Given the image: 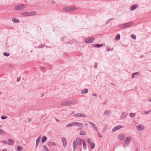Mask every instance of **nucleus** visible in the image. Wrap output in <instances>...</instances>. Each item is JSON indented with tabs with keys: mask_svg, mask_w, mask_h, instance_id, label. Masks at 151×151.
<instances>
[{
	"mask_svg": "<svg viewBox=\"0 0 151 151\" xmlns=\"http://www.w3.org/2000/svg\"><path fill=\"white\" fill-rule=\"evenodd\" d=\"M134 24V22L133 21H130L123 24H120L119 26V28H123L128 27H130L132 24Z\"/></svg>",
	"mask_w": 151,
	"mask_h": 151,
	"instance_id": "f257e3e1",
	"label": "nucleus"
},
{
	"mask_svg": "<svg viewBox=\"0 0 151 151\" xmlns=\"http://www.w3.org/2000/svg\"><path fill=\"white\" fill-rule=\"evenodd\" d=\"M27 5L26 4H19L18 5L16 6L14 8L15 10H19L22 9L27 7Z\"/></svg>",
	"mask_w": 151,
	"mask_h": 151,
	"instance_id": "f03ea898",
	"label": "nucleus"
},
{
	"mask_svg": "<svg viewBox=\"0 0 151 151\" xmlns=\"http://www.w3.org/2000/svg\"><path fill=\"white\" fill-rule=\"evenodd\" d=\"M131 137L130 136L127 137L124 142V147H127L129 145Z\"/></svg>",
	"mask_w": 151,
	"mask_h": 151,
	"instance_id": "7ed1b4c3",
	"label": "nucleus"
},
{
	"mask_svg": "<svg viewBox=\"0 0 151 151\" xmlns=\"http://www.w3.org/2000/svg\"><path fill=\"white\" fill-rule=\"evenodd\" d=\"M74 104V102L73 101H71L70 100L64 101L62 102L61 105L62 106H68L70 104Z\"/></svg>",
	"mask_w": 151,
	"mask_h": 151,
	"instance_id": "20e7f679",
	"label": "nucleus"
},
{
	"mask_svg": "<svg viewBox=\"0 0 151 151\" xmlns=\"http://www.w3.org/2000/svg\"><path fill=\"white\" fill-rule=\"evenodd\" d=\"M94 40V39L93 37H89L86 39L85 42L87 43H90L93 42Z\"/></svg>",
	"mask_w": 151,
	"mask_h": 151,
	"instance_id": "39448f33",
	"label": "nucleus"
},
{
	"mask_svg": "<svg viewBox=\"0 0 151 151\" xmlns=\"http://www.w3.org/2000/svg\"><path fill=\"white\" fill-rule=\"evenodd\" d=\"M27 16H33L36 14L37 12H26V13Z\"/></svg>",
	"mask_w": 151,
	"mask_h": 151,
	"instance_id": "423d86ee",
	"label": "nucleus"
},
{
	"mask_svg": "<svg viewBox=\"0 0 151 151\" xmlns=\"http://www.w3.org/2000/svg\"><path fill=\"white\" fill-rule=\"evenodd\" d=\"M74 116L78 117H86V115L85 114L81 113L76 114L74 115Z\"/></svg>",
	"mask_w": 151,
	"mask_h": 151,
	"instance_id": "0eeeda50",
	"label": "nucleus"
},
{
	"mask_svg": "<svg viewBox=\"0 0 151 151\" xmlns=\"http://www.w3.org/2000/svg\"><path fill=\"white\" fill-rule=\"evenodd\" d=\"M125 137V135L123 133H121L119 135V139L121 140H123Z\"/></svg>",
	"mask_w": 151,
	"mask_h": 151,
	"instance_id": "6e6552de",
	"label": "nucleus"
},
{
	"mask_svg": "<svg viewBox=\"0 0 151 151\" xmlns=\"http://www.w3.org/2000/svg\"><path fill=\"white\" fill-rule=\"evenodd\" d=\"M124 126H121V125H118L115 127L114 128L112 129V130L113 132H114L116 131L117 130H118L122 128Z\"/></svg>",
	"mask_w": 151,
	"mask_h": 151,
	"instance_id": "1a4fd4ad",
	"label": "nucleus"
},
{
	"mask_svg": "<svg viewBox=\"0 0 151 151\" xmlns=\"http://www.w3.org/2000/svg\"><path fill=\"white\" fill-rule=\"evenodd\" d=\"M73 126H76L78 127H83V124L79 122H73Z\"/></svg>",
	"mask_w": 151,
	"mask_h": 151,
	"instance_id": "9d476101",
	"label": "nucleus"
},
{
	"mask_svg": "<svg viewBox=\"0 0 151 151\" xmlns=\"http://www.w3.org/2000/svg\"><path fill=\"white\" fill-rule=\"evenodd\" d=\"M62 141L63 144V146L64 147H65L66 146L67 142L66 139L65 137H63L62 138Z\"/></svg>",
	"mask_w": 151,
	"mask_h": 151,
	"instance_id": "9b49d317",
	"label": "nucleus"
},
{
	"mask_svg": "<svg viewBox=\"0 0 151 151\" xmlns=\"http://www.w3.org/2000/svg\"><path fill=\"white\" fill-rule=\"evenodd\" d=\"M137 129L139 131L142 130L144 129V127L142 124H139L137 127Z\"/></svg>",
	"mask_w": 151,
	"mask_h": 151,
	"instance_id": "f8f14e48",
	"label": "nucleus"
},
{
	"mask_svg": "<svg viewBox=\"0 0 151 151\" xmlns=\"http://www.w3.org/2000/svg\"><path fill=\"white\" fill-rule=\"evenodd\" d=\"M88 123L91 125V126L96 131H97V129L96 127L95 124L93 122H88Z\"/></svg>",
	"mask_w": 151,
	"mask_h": 151,
	"instance_id": "ddd939ff",
	"label": "nucleus"
},
{
	"mask_svg": "<svg viewBox=\"0 0 151 151\" xmlns=\"http://www.w3.org/2000/svg\"><path fill=\"white\" fill-rule=\"evenodd\" d=\"M138 7V5L137 4H135L131 6L130 10L132 11L135 10Z\"/></svg>",
	"mask_w": 151,
	"mask_h": 151,
	"instance_id": "4468645a",
	"label": "nucleus"
},
{
	"mask_svg": "<svg viewBox=\"0 0 151 151\" xmlns=\"http://www.w3.org/2000/svg\"><path fill=\"white\" fill-rule=\"evenodd\" d=\"M77 9L76 7L73 6H69V12L73 11Z\"/></svg>",
	"mask_w": 151,
	"mask_h": 151,
	"instance_id": "2eb2a0df",
	"label": "nucleus"
},
{
	"mask_svg": "<svg viewBox=\"0 0 151 151\" xmlns=\"http://www.w3.org/2000/svg\"><path fill=\"white\" fill-rule=\"evenodd\" d=\"M77 9L76 7L73 6H69V12L73 11Z\"/></svg>",
	"mask_w": 151,
	"mask_h": 151,
	"instance_id": "dca6fc26",
	"label": "nucleus"
},
{
	"mask_svg": "<svg viewBox=\"0 0 151 151\" xmlns=\"http://www.w3.org/2000/svg\"><path fill=\"white\" fill-rule=\"evenodd\" d=\"M76 141L77 145H80L82 143L81 139L79 138L76 139Z\"/></svg>",
	"mask_w": 151,
	"mask_h": 151,
	"instance_id": "f3484780",
	"label": "nucleus"
},
{
	"mask_svg": "<svg viewBox=\"0 0 151 151\" xmlns=\"http://www.w3.org/2000/svg\"><path fill=\"white\" fill-rule=\"evenodd\" d=\"M111 113V111L108 110H106L104 111V115L106 116H107L109 115Z\"/></svg>",
	"mask_w": 151,
	"mask_h": 151,
	"instance_id": "a211bd4d",
	"label": "nucleus"
},
{
	"mask_svg": "<svg viewBox=\"0 0 151 151\" xmlns=\"http://www.w3.org/2000/svg\"><path fill=\"white\" fill-rule=\"evenodd\" d=\"M103 46V45L102 44H94L93 45V47H97L99 48L100 47H102Z\"/></svg>",
	"mask_w": 151,
	"mask_h": 151,
	"instance_id": "6ab92c4d",
	"label": "nucleus"
},
{
	"mask_svg": "<svg viewBox=\"0 0 151 151\" xmlns=\"http://www.w3.org/2000/svg\"><path fill=\"white\" fill-rule=\"evenodd\" d=\"M8 141L9 142V143H8V144L9 145H12L14 143V140L12 139H8Z\"/></svg>",
	"mask_w": 151,
	"mask_h": 151,
	"instance_id": "aec40b11",
	"label": "nucleus"
},
{
	"mask_svg": "<svg viewBox=\"0 0 151 151\" xmlns=\"http://www.w3.org/2000/svg\"><path fill=\"white\" fill-rule=\"evenodd\" d=\"M88 89L87 88H85L82 90L81 91V93L82 94H85L88 93Z\"/></svg>",
	"mask_w": 151,
	"mask_h": 151,
	"instance_id": "412c9836",
	"label": "nucleus"
},
{
	"mask_svg": "<svg viewBox=\"0 0 151 151\" xmlns=\"http://www.w3.org/2000/svg\"><path fill=\"white\" fill-rule=\"evenodd\" d=\"M69 6L65 7L63 8V9L64 11L66 12H69Z\"/></svg>",
	"mask_w": 151,
	"mask_h": 151,
	"instance_id": "4be33fe9",
	"label": "nucleus"
},
{
	"mask_svg": "<svg viewBox=\"0 0 151 151\" xmlns=\"http://www.w3.org/2000/svg\"><path fill=\"white\" fill-rule=\"evenodd\" d=\"M47 145L49 146H53L55 145V144L54 142H49Z\"/></svg>",
	"mask_w": 151,
	"mask_h": 151,
	"instance_id": "5701e85b",
	"label": "nucleus"
},
{
	"mask_svg": "<svg viewBox=\"0 0 151 151\" xmlns=\"http://www.w3.org/2000/svg\"><path fill=\"white\" fill-rule=\"evenodd\" d=\"M12 21L15 23H19V20L15 18H13L12 19Z\"/></svg>",
	"mask_w": 151,
	"mask_h": 151,
	"instance_id": "b1692460",
	"label": "nucleus"
},
{
	"mask_svg": "<svg viewBox=\"0 0 151 151\" xmlns=\"http://www.w3.org/2000/svg\"><path fill=\"white\" fill-rule=\"evenodd\" d=\"M73 148H74V150H75L76 147V144L75 141L74 140L73 143Z\"/></svg>",
	"mask_w": 151,
	"mask_h": 151,
	"instance_id": "393cba45",
	"label": "nucleus"
},
{
	"mask_svg": "<svg viewBox=\"0 0 151 151\" xmlns=\"http://www.w3.org/2000/svg\"><path fill=\"white\" fill-rule=\"evenodd\" d=\"M73 126V122H71L70 123L66 125V127L68 128L69 127H72Z\"/></svg>",
	"mask_w": 151,
	"mask_h": 151,
	"instance_id": "a878e982",
	"label": "nucleus"
},
{
	"mask_svg": "<svg viewBox=\"0 0 151 151\" xmlns=\"http://www.w3.org/2000/svg\"><path fill=\"white\" fill-rule=\"evenodd\" d=\"M89 144L90 145V147L91 149H93L95 147V144L94 143L92 142Z\"/></svg>",
	"mask_w": 151,
	"mask_h": 151,
	"instance_id": "bb28decb",
	"label": "nucleus"
},
{
	"mask_svg": "<svg viewBox=\"0 0 151 151\" xmlns=\"http://www.w3.org/2000/svg\"><path fill=\"white\" fill-rule=\"evenodd\" d=\"M83 147L84 150H86V145L85 142L83 141Z\"/></svg>",
	"mask_w": 151,
	"mask_h": 151,
	"instance_id": "cd10ccee",
	"label": "nucleus"
},
{
	"mask_svg": "<svg viewBox=\"0 0 151 151\" xmlns=\"http://www.w3.org/2000/svg\"><path fill=\"white\" fill-rule=\"evenodd\" d=\"M47 137L46 136L43 137L42 139L41 142L42 143L44 142L46 140Z\"/></svg>",
	"mask_w": 151,
	"mask_h": 151,
	"instance_id": "c85d7f7f",
	"label": "nucleus"
},
{
	"mask_svg": "<svg viewBox=\"0 0 151 151\" xmlns=\"http://www.w3.org/2000/svg\"><path fill=\"white\" fill-rule=\"evenodd\" d=\"M106 48L107 52H109L110 51H112L113 50V48L110 49L108 46H107Z\"/></svg>",
	"mask_w": 151,
	"mask_h": 151,
	"instance_id": "c756f323",
	"label": "nucleus"
},
{
	"mask_svg": "<svg viewBox=\"0 0 151 151\" xmlns=\"http://www.w3.org/2000/svg\"><path fill=\"white\" fill-rule=\"evenodd\" d=\"M126 114L125 112H123L121 115V118L122 119L124 118Z\"/></svg>",
	"mask_w": 151,
	"mask_h": 151,
	"instance_id": "7c9ffc66",
	"label": "nucleus"
},
{
	"mask_svg": "<svg viewBox=\"0 0 151 151\" xmlns=\"http://www.w3.org/2000/svg\"><path fill=\"white\" fill-rule=\"evenodd\" d=\"M139 72H135V73H133L132 74V77L134 78V76H135V75H139Z\"/></svg>",
	"mask_w": 151,
	"mask_h": 151,
	"instance_id": "2f4dec72",
	"label": "nucleus"
},
{
	"mask_svg": "<svg viewBox=\"0 0 151 151\" xmlns=\"http://www.w3.org/2000/svg\"><path fill=\"white\" fill-rule=\"evenodd\" d=\"M120 39V35L119 34H118L116 37L115 40H119Z\"/></svg>",
	"mask_w": 151,
	"mask_h": 151,
	"instance_id": "473e14b6",
	"label": "nucleus"
},
{
	"mask_svg": "<svg viewBox=\"0 0 151 151\" xmlns=\"http://www.w3.org/2000/svg\"><path fill=\"white\" fill-rule=\"evenodd\" d=\"M135 115H136V114L135 113H131L130 114V117H132V118L134 117Z\"/></svg>",
	"mask_w": 151,
	"mask_h": 151,
	"instance_id": "72a5a7b5",
	"label": "nucleus"
},
{
	"mask_svg": "<svg viewBox=\"0 0 151 151\" xmlns=\"http://www.w3.org/2000/svg\"><path fill=\"white\" fill-rule=\"evenodd\" d=\"M80 134L81 135H85V132L84 131H81L80 132Z\"/></svg>",
	"mask_w": 151,
	"mask_h": 151,
	"instance_id": "f704fd0d",
	"label": "nucleus"
},
{
	"mask_svg": "<svg viewBox=\"0 0 151 151\" xmlns=\"http://www.w3.org/2000/svg\"><path fill=\"white\" fill-rule=\"evenodd\" d=\"M3 55L6 56L8 57L9 56L10 54L9 53H6V52H4L3 53Z\"/></svg>",
	"mask_w": 151,
	"mask_h": 151,
	"instance_id": "c9c22d12",
	"label": "nucleus"
},
{
	"mask_svg": "<svg viewBox=\"0 0 151 151\" xmlns=\"http://www.w3.org/2000/svg\"><path fill=\"white\" fill-rule=\"evenodd\" d=\"M131 37L134 40L136 39V36L134 34L132 35H131Z\"/></svg>",
	"mask_w": 151,
	"mask_h": 151,
	"instance_id": "e433bc0d",
	"label": "nucleus"
},
{
	"mask_svg": "<svg viewBox=\"0 0 151 151\" xmlns=\"http://www.w3.org/2000/svg\"><path fill=\"white\" fill-rule=\"evenodd\" d=\"M43 148L47 151H49V149L47 148L46 146L45 145H44L43 146Z\"/></svg>",
	"mask_w": 151,
	"mask_h": 151,
	"instance_id": "4c0bfd02",
	"label": "nucleus"
},
{
	"mask_svg": "<svg viewBox=\"0 0 151 151\" xmlns=\"http://www.w3.org/2000/svg\"><path fill=\"white\" fill-rule=\"evenodd\" d=\"M151 112V110L149 111H145L144 112L145 114H149Z\"/></svg>",
	"mask_w": 151,
	"mask_h": 151,
	"instance_id": "58836bf2",
	"label": "nucleus"
},
{
	"mask_svg": "<svg viewBox=\"0 0 151 151\" xmlns=\"http://www.w3.org/2000/svg\"><path fill=\"white\" fill-rule=\"evenodd\" d=\"M17 149L18 151H21L22 150V147L21 146H18L17 147Z\"/></svg>",
	"mask_w": 151,
	"mask_h": 151,
	"instance_id": "ea45409f",
	"label": "nucleus"
},
{
	"mask_svg": "<svg viewBox=\"0 0 151 151\" xmlns=\"http://www.w3.org/2000/svg\"><path fill=\"white\" fill-rule=\"evenodd\" d=\"M91 139L90 138H89L88 139V143L89 144L91 143Z\"/></svg>",
	"mask_w": 151,
	"mask_h": 151,
	"instance_id": "a19ab883",
	"label": "nucleus"
},
{
	"mask_svg": "<svg viewBox=\"0 0 151 151\" xmlns=\"http://www.w3.org/2000/svg\"><path fill=\"white\" fill-rule=\"evenodd\" d=\"M7 118V117L6 116H4L3 115L1 116V119H4Z\"/></svg>",
	"mask_w": 151,
	"mask_h": 151,
	"instance_id": "79ce46f5",
	"label": "nucleus"
},
{
	"mask_svg": "<svg viewBox=\"0 0 151 151\" xmlns=\"http://www.w3.org/2000/svg\"><path fill=\"white\" fill-rule=\"evenodd\" d=\"M4 132V131L0 129V134H3Z\"/></svg>",
	"mask_w": 151,
	"mask_h": 151,
	"instance_id": "37998d69",
	"label": "nucleus"
},
{
	"mask_svg": "<svg viewBox=\"0 0 151 151\" xmlns=\"http://www.w3.org/2000/svg\"><path fill=\"white\" fill-rule=\"evenodd\" d=\"M41 69L42 70H45L46 69V68L45 67H42L41 68Z\"/></svg>",
	"mask_w": 151,
	"mask_h": 151,
	"instance_id": "c03bdc74",
	"label": "nucleus"
},
{
	"mask_svg": "<svg viewBox=\"0 0 151 151\" xmlns=\"http://www.w3.org/2000/svg\"><path fill=\"white\" fill-rule=\"evenodd\" d=\"M39 46V47L43 48L44 46V45H41L40 46H38V47Z\"/></svg>",
	"mask_w": 151,
	"mask_h": 151,
	"instance_id": "a18cd8bd",
	"label": "nucleus"
},
{
	"mask_svg": "<svg viewBox=\"0 0 151 151\" xmlns=\"http://www.w3.org/2000/svg\"><path fill=\"white\" fill-rule=\"evenodd\" d=\"M36 147H37V145H38V138L36 140Z\"/></svg>",
	"mask_w": 151,
	"mask_h": 151,
	"instance_id": "49530a36",
	"label": "nucleus"
},
{
	"mask_svg": "<svg viewBox=\"0 0 151 151\" xmlns=\"http://www.w3.org/2000/svg\"><path fill=\"white\" fill-rule=\"evenodd\" d=\"M20 80V77H18L17 78V81L18 82H19Z\"/></svg>",
	"mask_w": 151,
	"mask_h": 151,
	"instance_id": "de8ad7c7",
	"label": "nucleus"
},
{
	"mask_svg": "<svg viewBox=\"0 0 151 151\" xmlns=\"http://www.w3.org/2000/svg\"><path fill=\"white\" fill-rule=\"evenodd\" d=\"M26 12H23V13H21V14L22 15H26V14L25 13Z\"/></svg>",
	"mask_w": 151,
	"mask_h": 151,
	"instance_id": "09e8293b",
	"label": "nucleus"
},
{
	"mask_svg": "<svg viewBox=\"0 0 151 151\" xmlns=\"http://www.w3.org/2000/svg\"><path fill=\"white\" fill-rule=\"evenodd\" d=\"M92 95L93 96H97V95L95 93H92Z\"/></svg>",
	"mask_w": 151,
	"mask_h": 151,
	"instance_id": "8fccbe9b",
	"label": "nucleus"
},
{
	"mask_svg": "<svg viewBox=\"0 0 151 151\" xmlns=\"http://www.w3.org/2000/svg\"><path fill=\"white\" fill-rule=\"evenodd\" d=\"M31 121V118H29V119L28 120V122H30Z\"/></svg>",
	"mask_w": 151,
	"mask_h": 151,
	"instance_id": "3c124183",
	"label": "nucleus"
},
{
	"mask_svg": "<svg viewBox=\"0 0 151 151\" xmlns=\"http://www.w3.org/2000/svg\"><path fill=\"white\" fill-rule=\"evenodd\" d=\"M34 47H37V43H35L34 44Z\"/></svg>",
	"mask_w": 151,
	"mask_h": 151,
	"instance_id": "603ef678",
	"label": "nucleus"
},
{
	"mask_svg": "<svg viewBox=\"0 0 151 151\" xmlns=\"http://www.w3.org/2000/svg\"><path fill=\"white\" fill-rule=\"evenodd\" d=\"M2 142L4 143V144H6L8 143L6 141H2Z\"/></svg>",
	"mask_w": 151,
	"mask_h": 151,
	"instance_id": "864d4df0",
	"label": "nucleus"
},
{
	"mask_svg": "<svg viewBox=\"0 0 151 151\" xmlns=\"http://www.w3.org/2000/svg\"><path fill=\"white\" fill-rule=\"evenodd\" d=\"M95 68H96L97 67V64L96 62H95Z\"/></svg>",
	"mask_w": 151,
	"mask_h": 151,
	"instance_id": "5fc2aeb1",
	"label": "nucleus"
},
{
	"mask_svg": "<svg viewBox=\"0 0 151 151\" xmlns=\"http://www.w3.org/2000/svg\"><path fill=\"white\" fill-rule=\"evenodd\" d=\"M49 66L50 68H52V65L51 64H50L49 65Z\"/></svg>",
	"mask_w": 151,
	"mask_h": 151,
	"instance_id": "6e6d98bb",
	"label": "nucleus"
},
{
	"mask_svg": "<svg viewBox=\"0 0 151 151\" xmlns=\"http://www.w3.org/2000/svg\"><path fill=\"white\" fill-rule=\"evenodd\" d=\"M44 93H42V95L41 96V97H42L44 96Z\"/></svg>",
	"mask_w": 151,
	"mask_h": 151,
	"instance_id": "4d7b16f0",
	"label": "nucleus"
},
{
	"mask_svg": "<svg viewBox=\"0 0 151 151\" xmlns=\"http://www.w3.org/2000/svg\"><path fill=\"white\" fill-rule=\"evenodd\" d=\"M52 2L54 4L55 3V1L53 0L52 1Z\"/></svg>",
	"mask_w": 151,
	"mask_h": 151,
	"instance_id": "13d9d810",
	"label": "nucleus"
},
{
	"mask_svg": "<svg viewBox=\"0 0 151 151\" xmlns=\"http://www.w3.org/2000/svg\"><path fill=\"white\" fill-rule=\"evenodd\" d=\"M113 19V18H112V19H109V20H108V22H109V21H110V20H112V19Z\"/></svg>",
	"mask_w": 151,
	"mask_h": 151,
	"instance_id": "bf43d9fd",
	"label": "nucleus"
},
{
	"mask_svg": "<svg viewBox=\"0 0 151 151\" xmlns=\"http://www.w3.org/2000/svg\"><path fill=\"white\" fill-rule=\"evenodd\" d=\"M2 151H7L5 149H4L2 150Z\"/></svg>",
	"mask_w": 151,
	"mask_h": 151,
	"instance_id": "052dcab7",
	"label": "nucleus"
},
{
	"mask_svg": "<svg viewBox=\"0 0 151 151\" xmlns=\"http://www.w3.org/2000/svg\"><path fill=\"white\" fill-rule=\"evenodd\" d=\"M56 121H57V122H58V121H59V120H58V119H56Z\"/></svg>",
	"mask_w": 151,
	"mask_h": 151,
	"instance_id": "680f3d73",
	"label": "nucleus"
},
{
	"mask_svg": "<svg viewBox=\"0 0 151 151\" xmlns=\"http://www.w3.org/2000/svg\"><path fill=\"white\" fill-rule=\"evenodd\" d=\"M40 137H38V141H39L40 139Z\"/></svg>",
	"mask_w": 151,
	"mask_h": 151,
	"instance_id": "e2e57ef3",
	"label": "nucleus"
},
{
	"mask_svg": "<svg viewBox=\"0 0 151 151\" xmlns=\"http://www.w3.org/2000/svg\"><path fill=\"white\" fill-rule=\"evenodd\" d=\"M143 56H141L139 57L140 58H142L143 57Z\"/></svg>",
	"mask_w": 151,
	"mask_h": 151,
	"instance_id": "0e129e2a",
	"label": "nucleus"
},
{
	"mask_svg": "<svg viewBox=\"0 0 151 151\" xmlns=\"http://www.w3.org/2000/svg\"><path fill=\"white\" fill-rule=\"evenodd\" d=\"M148 101L151 102V99H150V100H148Z\"/></svg>",
	"mask_w": 151,
	"mask_h": 151,
	"instance_id": "69168bd1",
	"label": "nucleus"
},
{
	"mask_svg": "<svg viewBox=\"0 0 151 151\" xmlns=\"http://www.w3.org/2000/svg\"><path fill=\"white\" fill-rule=\"evenodd\" d=\"M85 125H88V124H87V123H86V124H85Z\"/></svg>",
	"mask_w": 151,
	"mask_h": 151,
	"instance_id": "338daca9",
	"label": "nucleus"
},
{
	"mask_svg": "<svg viewBox=\"0 0 151 151\" xmlns=\"http://www.w3.org/2000/svg\"><path fill=\"white\" fill-rule=\"evenodd\" d=\"M73 151H75V150H74V148H73Z\"/></svg>",
	"mask_w": 151,
	"mask_h": 151,
	"instance_id": "774afa93",
	"label": "nucleus"
}]
</instances>
